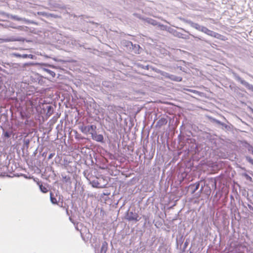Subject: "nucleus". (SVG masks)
I'll list each match as a JSON object with an SVG mask.
<instances>
[{"label":"nucleus","mask_w":253,"mask_h":253,"mask_svg":"<svg viewBox=\"0 0 253 253\" xmlns=\"http://www.w3.org/2000/svg\"><path fill=\"white\" fill-rule=\"evenodd\" d=\"M248 161L249 163H250L251 164H253V159L249 158H248Z\"/></svg>","instance_id":"obj_15"},{"label":"nucleus","mask_w":253,"mask_h":253,"mask_svg":"<svg viewBox=\"0 0 253 253\" xmlns=\"http://www.w3.org/2000/svg\"><path fill=\"white\" fill-rule=\"evenodd\" d=\"M168 78L172 81L176 82H180L182 80L181 77H175L173 75L169 76Z\"/></svg>","instance_id":"obj_8"},{"label":"nucleus","mask_w":253,"mask_h":253,"mask_svg":"<svg viewBox=\"0 0 253 253\" xmlns=\"http://www.w3.org/2000/svg\"><path fill=\"white\" fill-rule=\"evenodd\" d=\"M15 55L16 57H23V58H26L28 56V55L27 54H24L23 55H21L20 54H15Z\"/></svg>","instance_id":"obj_12"},{"label":"nucleus","mask_w":253,"mask_h":253,"mask_svg":"<svg viewBox=\"0 0 253 253\" xmlns=\"http://www.w3.org/2000/svg\"><path fill=\"white\" fill-rule=\"evenodd\" d=\"M252 165H253V164H252Z\"/></svg>","instance_id":"obj_21"},{"label":"nucleus","mask_w":253,"mask_h":253,"mask_svg":"<svg viewBox=\"0 0 253 253\" xmlns=\"http://www.w3.org/2000/svg\"><path fill=\"white\" fill-rule=\"evenodd\" d=\"M92 139L96 141L103 142L104 137L102 134H97L96 130L91 135Z\"/></svg>","instance_id":"obj_3"},{"label":"nucleus","mask_w":253,"mask_h":253,"mask_svg":"<svg viewBox=\"0 0 253 253\" xmlns=\"http://www.w3.org/2000/svg\"><path fill=\"white\" fill-rule=\"evenodd\" d=\"M3 134L4 137L6 138H9L10 136V134L7 131L5 132Z\"/></svg>","instance_id":"obj_11"},{"label":"nucleus","mask_w":253,"mask_h":253,"mask_svg":"<svg viewBox=\"0 0 253 253\" xmlns=\"http://www.w3.org/2000/svg\"><path fill=\"white\" fill-rule=\"evenodd\" d=\"M211 37L223 41H225L227 40V38L226 37L214 32Z\"/></svg>","instance_id":"obj_4"},{"label":"nucleus","mask_w":253,"mask_h":253,"mask_svg":"<svg viewBox=\"0 0 253 253\" xmlns=\"http://www.w3.org/2000/svg\"><path fill=\"white\" fill-rule=\"evenodd\" d=\"M126 219L128 221H138L139 220L140 218L137 213L130 211L127 213Z\"/></svg>","instance_id":"obj_2"},{"label":"nucleus","mask_w":253,"mask_h":253,"mask_svg":"<svg viewBox=\"0 0 253 253\" xmlns=\"http://www.w3.org/2000/svg\"><path fill=\"white\" fill-rule=\"evenodd\" d=\"M16 19H17V20H21L22 19L20 18H16Z\"/></svg>","instance_id":"obj_18"},{"label":"nucleus","mask_w":253,"mask_h":253,"mask_svg":"<svg viewBox=\"0 0 253 253\" xmlns=\"http://www.w3.org/2000/svg\"><path fill=\"white\" fill-rule=\"evenodd\" d=\"M38 15H43V16H46V14L45 12H38Z\"/></svg>","instance_id":"obj_14"},{"label":"nucleus","mask_w":253,"mask_h":253,"mask_svg":"<svg viewBox=\"0 0 253 253\" xmlns=\"http://www.w3.org/2000/svg\"><path fill=\"white\" fill-rule=\"evenodd\" d=\"M52 156H53V155L51 154L49 156V159L51 158L52 157Z\"/></svg>","instance_id":"obj_17"},{"label":"nucleus","mask_w":253,"mask_h":253,"mask_svg":"<svg viewBox=\"0 0 253 253\" xmlns=\"http://www.w3.org/2000/svg\"><path fill=\"white\" fill-rule=\"evenodd\" d=\"M43 111H53V107L52 105L49 104H44L42 105Z\"/></svg>","instance_id":"obj_6"},{"label":"nucleus","mask_w":253,"mask_h":253,"mask_svg":"<svg viewBox=\"0 0 253 253\" xmlns=\"http://www.w3.org/2000/svg\"><path fill=\"white\" fill-rule=\"evenodd\" d=\"M100 180H101V179H98L96 181H95V180L92 181V186L93 187H96V188H103L104 187L103 185H101L99 182V181H100Z\"/></svg>","instance_id":"obj_7"},{"label":"nucleus","mask_w":253,"mask_h":253,"mask_svg":"<svg viewBox=\"0 0 253 253\" xmlns=\"http://www.w3.org/2000/svg\"><path fill=\"white\" fill-rule=\"evenodd\" d=\"M152 24H153V25H155V24L154 23V22H153Z\"/></svg>","instance_id":"obj_19"},{"label":"nucleus","mask_w":253,"mask_h":253,"mask_svg":"<svg viewBox=\"0 0 253 253\" xmlns=\"http://www.w3.org/2000/svg\"><path fill=\"white\" fill-rule=\"evenodd\" d=\"M201 31L202 32H203V33L206 34L207 35L210 36L211 37L212 36V35H213V34L214 33L213 31L208 29L207 28H206L205 27H202L201 28Z\"/></svg>","instance_id":"obj_5"},{"label":"nucleus","mask_w":253,"mask_h":253,"mask_svg":"<svg viewBox=\"0 0 253 253\" xmlns=\"http://www.w3.org/2000/svg\"><path fill=\"white\" fill-rule=\"evenodd\" d=\"M199 184H197V185L196 186L195 190H197L199 188Z\"/></svg>","instance_id":"obj_16"},{"label":"nucleus","mask_w":253,"mask_h":253,"mask_svg":"<svg viewBox=\"0 0 253 253\" xmlns=\"http://www.w3.org/2000/svg\"><path fill=\"white\" fill-rule=\"evenodd\" d=\"M80 130L84 134H90L91 135L96 130V126L94 125L88 126L82 125L79 127Z\"/></svg>","instance_id":"obj_1"},{"label":"nucleus","mask_w":253,"mask_h":253,"mask_svg":"<svg viewBox=\"0 0 253 253\" xmlns=\"http://www.w3.org/2000/svg\"><path fill=\"white\" fill-rule=\"evenodd\" d=\"M187 90L189 91V92H193L194 93H197L198 92V91H197V90H192V89H187Z\"/></svg>","instance_id":"obj_13"},{"label":"nucleus","mask_w":253,"mask_h":253,"mask_svg":"<svg viewBox=\"0 0 253 253\" xmlns=\"http://www.w3.org/2000/svg\"><path fill=\"white\" fill-rule=\"evenodd\" d=\"M252 165H253V164H252Z\"/></svg>","instance_id":"obj_22"},{"label":"nucleus","mask_w":253,"mask_h":253,"mask_svg":"<svg viewBox=\"0 0 253 253\" xmlns=\"http://www.w3.org/2000/svg\"><path fill=\"white\" fill-rule=\"evenodd\" d=\"M53 194L52 193H50V200L52 203L53 204H56L57 203V200L55 198L53 197Z\"/></svg>","instance_id":"obj_10"},{"label":"nucleus","mask_w":253,"mask_h":253,"mask_svg":"<svg viewBox=\"0 0 253 253\" xmlns=\"http://www.w3.org/2000/svg\"><path fill=\"white\" fill-rule=\"evenodd\" d=\"M249 177L250 178V179H252L251 177L249 176Z\"/></svg>","instance_id":"obj_20"},{"label":"nucleus","mask_w":253,"mask_h":253,"mask_svg":"<svg viewBox=\"0 0 253 253\" xmlns=\"http://www.w3.org/2000/svg\"><path fill=\"white\" fill-rule=\"evenodd\" d=\"M40 190L42 192L44 193H46L48 192V189L47 187H46L44 186H43L42 184L39 185Z\"/></svg>","instance_id":"obj_9"}]
</instances>
